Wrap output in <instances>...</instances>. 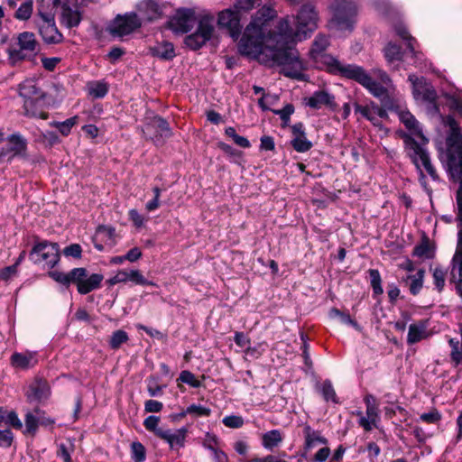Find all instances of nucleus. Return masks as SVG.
Masks as SVG:
<instances>
[{
    "instance_id": "obj_1",
    "label": "nucleus",
    "mask_w": 462,
    "mask_h": 462,
    "mask_svg": "<svg viewBox=\"0 0 462 462\" xmlns=\"http://www.w3.org/2000/svg\"><path fill=\"white\" fill-rule=\"evenodd\" d=\"M273 16V11L269 7L257 11L240 39L239 52L265 66L280 67L286 77L300 79L305 67L298 51L282 42L283 35L270 33L268 23Z\"/></svg>"
},
{
    "instance_id": "obj_2",
    "label": "nucleus",
    "mask_w": 462,
    "mask_h": 462,
    "mask_svg": "<svg viewBox=\"0 0 462 462\" xmlns=\"http://www.w3.org/2000/svg\"><path fill=\"white\" fill-rule=\"evenodd\" d=\"M328 46V39L324 35H318L310 50V56L319 66H324L332 73H339L342 76L353 79L365 88L374 97L383 98L387 90L383 85H389L391 79L383 70L374 69L372 74L380 80L376 82L362 67L354 64L343 65L334 57L324 51Z\"/></svg>"
},
{
    "instance_id": "obj_3",
    "label": "nucleus",
    "mask_w": 462,
    "mask_h": 462,
    "mask_svg": "<svg viewBox=\"0 0 462 462\" xmlns=\"http://www.w3.org/2000/svg\"><path fill=\"white\" fill-rule=\"evenodd\" d=\"M399 118L411 132L410 134L403 135L405 149L409 157L421 175L424 171L431 178L435 179L437 177L436 171L430 162L429 152L425 148L429 140L422 134L419 122L407 110H401L399 112Z\"/></svg>"
},
{
    "instance_id": "obj_4",
    "label": "nucleus",
    "mask_w": 462,
    "mask_h": 462,
    "mask_svg": "<svg viewBox=\"0 0 462 462\" xmlns=\"http://www.w3.org/2000/svg\"><path fill=\"white\" fill-rule=\"evenodd\" d=\"M448 126L449 134L446 139L447 166L453 180H459L462 185V133L458 123L450 116L444 119ZM460 188H458L459 189Z\"/></svg>"
},
{
    "instance_id": "obj_5",
    "label": "nucleus",
    "mask_w": 462,
    "mask_h": 462,
    "mask_svg": "<svg viewBox=\"0 0 462 462\" xmlns=\"http://www.w3.org/2000/svg\"><path fill=\"white\" fill-rule=\"evenodd\" d=\"M49 275L57 282L69 286L71 283L77 286L80 294H87L100 287L104 276L100 273H92L88 275L85 268H74L68 273L59 271H52Z\"/></svg>"
},
{
    "instance_id": "obj_6",
    "label": "nucleus",
    "mask_w": 462,
    "mask_h": 462,
    "mask_svg": "<svg viewBox=\"0 0 462 462\" xmlns=\"http://www.w3.org/2000/svg\"><path fill=\"white\" fill-rule=\"evenodd\" d=\"M295 20V32H285V38H291L293 41H302L317 28L318 15L312 5H303Z\"/></svg>"
},
{
    "instance_id": "obj_7",
    "label": "nucleus",
    "mask_w": 462,
    "mask_h": 462,
    "mask_svg": "<svg viewBox=\"0 0 462 462\" xmlns=\"http://www.w3.org/2000/svg\"><path fill=\"white\" fill-rule=\"evenodd\" d=\"M37 15L38 18L35 19V23L43 42L47 44L61 42L63 36L56 26L54 14L39 10Z\"/></svg>"
},
{
    "instance_id": "obj_8",
    "label": "nucleus",
    "mask_w": 462,
    "mask_h": 462,
    "mask_svg": "<svg viewBox=\"0 0 462 462\" xmlns=\"http://www.w3.org/2000/svg\"><path fill=\"white\" fill-rule=\"evenodd\" d=\"M34 263H44L48 267H54L60 260V248L56 243L42 241L36 244L30 254Z\"/></svg>"
},
{
    "instance_id": "obj_9",
    "label": "nucleus",
    "mask_w": 462,
    "mask_h": 462,
    "mask_svg": "<svg viewBox=\"0 0 462 462\" xmlns=\"http://www.w3.org/2000/svg\"><path fill=\"white\" fill-rule=\"evenodd\" d=\"M333 18L330 21V26L338 31L353 29L356 23V7L352 3H343L337 5L333 10Z\"/></svg>"
},
{
    "instance_id": "obj_10",
    "label": "nucleus",
    "mask_w": 462,
    "mask_h": 462,
    "mask_svg": "<svg viewBox=\"0 0 462 462\" xmlns=\"http://www.w3.org/2000/svg\"><path fill=\"white\" fill-rule=\"evenodd\" d=\"M214 18L209 16L202 17L199 22L196 32L185 38V44L191 50L201 48L213 35Z\"/></svg>"
},
{
    "instance_id": "obj_11",
    "label": "nucleus",
    "mask_w": 462,
    "mask_h": 462,
    "mask_svg": "<svg viewBox=\"0 0 462 462\" xmlns=\"http://www.w3.org/2000/svg\"><path fill=\"white\" fill-rule=\"evenodd\" d=\"M18 50L10 51V56L14 60L24 59L31 56L38 51V42L35 35L31 32H23L17 36Z\"/></svg>"
},
{
    "instance_id": "obj_12",
    "label": "nucleus",
    "mask_w": 462,
    "mask_h": 462,
    "mask_svg": "<svg viewBox=\"0 0 462 462\" xmlns=\"http://www.w3.org/2000/svg\"><path fill=\"white\" fill-rule=\"evenodd\" d=\"M131 282L136 285H151L157 286L153 282L148 281L143 273L136 269H122L117 271V273L111 278L107 280V283L110 286H114L117 283H126Z\"/></svg>"
},
{
    "instance_id": "obj_13",
    "label": "nucleus",
    "mask_w": 462,
    "mask_h": 462,
    "mask_svg": "<svg viewBox=\"0 0 462 462\" xmlns=\"http://www.w3.org/2000/svg\"><path fill=\"white\" fill-rule=\"evenodd\" d=\"M194 13L189 9L178 10L169 21V28L175 33H186L194 25Z\"/></svg>"
},
{
    "instance_id": "obj_14",
    "label": "nucleus",
    "mask_w": 462,
    "mask_h": 462,
    "mask_svg": "<svg viewBox=\"0 0 462 462\" xmlns=\"http://www.w3.org/2000/svg\"><path fill=\"white\" fill-rule=\"evenodd\" d=\"M141 26L138 16L135 14L117 16L110 27V32L113 35L124 36L131 33Z\"/></svg>"
},
{
    "instance_id": "obj_15",
    "label": "nucleus",
    "mask_w": 462,
    "mask_h": 462,
    "mask_svg": "<svg viewBox=\"0 0 462 462\" xmlns=\"http://www.w3.org/2000/svg\"><path fill=\"white\" fill-rule=\"evenodd\" d=\"M6 141L8 146L0 149V159L8 155H10L9 160L14 156L24 157L26 155L27 141L22 134H13L6 138Z\"/></svg>"
},
{
    "instance_id": "obj_16",
    "label": "nucleus",
    "mask_w": 462,
    "mask_h": 462,
    "mask_svg": "<svg viewBox=\"0 0 462 462\" xmlns=\"http://www.w3.org/2000/svg\"><path fill=\"white\" fill-rule=\"evenodd\" d=\"M354 108L356 113H359L363 117L370 121L376 127H381L380 118L388 117L386 110L373 101L367 103L365 106L355 103Z\"/></svg>"
},
{
    "instance_id": "obj_17",
    "label": "nucleus",
    "mask_w": 462,
    "mask_h": 462,
    "mask_svg": "<svg viewBox=\"0 0 462 462\" xmlns=\"http://www.w3.org/2000/svg\"><path fill=\"white\" fill-rule=\"evenodd\" d=\"M51 394L49 383L46 380L36 378L26 392V397L30 402H42Z\"/></svg>"
},
{
    "instance_id": "obj_18",
    "label": "nucleus",
    "mask_w": 462,
    "mask_h": 462,
    "mask_svg": "<svg viewBox=\"0 0 462 462\" xmlns=\"http://www.w3.org/2000/svg\"><path fill=\"white\" fill-rule=\"evenodd\" d=\"M408 79L412 85V92L416 99L431 100L434 98L435 93L427 86L424 78L411 74Z\"/></svg>"
},
{
    "instance_id": "obj_19",
    "label": "nucleus",
    "mask_w": 462,
    "mask_h": 462,
    "mask_svg": "<svg viewBox=\"0 0 462 462\" xmlns=\"http://www.w3.org/2000/svg\"><path fill=\"white\" fill-rule=\"evenodd\" d=\"M10 361L14 368L27 370L37 365L38 358L34 352H16L12 355Z\"/></svg>"
},
{
    "instance_id": "obj_20",
    "label": "nucleus",
    "mask_w": 462,
    "mask_h": 462,
    "mask_svg": "<svg viewBox=\"0 0 462 462\" xmlns=\"http://www.w3.org/2000/svg\"><path fill=\"white\" fill-rule=\"evenodd\" d=\"M356 415L359 416L358 423L366 431L377 428V423L380 420L379 409L377 407H367L365 409V416L361 411H357Z\"/></svg>"
},
{
    "instance_id": "obj_21",
    "label": "nucleus",
    "mask_w": 462,
    "mask_h": 462,
    "mask_svg": "<svg viewBox=\"0 0 462 462\" xmlns=\"http://www.w3.org/2000/svg\"><path fill=\"white\" fill-rule=\"evenodd\" d=\"M335 97L333 95L329 94L327 91H316L313 93L311 97H310L307 100V105L310 107L319 109L323 106H327L329 107H335Z\"/></svg>"
},
{
    "instance_id": "obj_22",
    "label": "nucleus",
    "mask_w": 462,
    "mask_h": 462,
    "mask_svg": "<svg viewBox=\"0 0 462 462\" xmlns=\"http://www.w3.org/2000/svg\"><path fill=\"white\" fill-rule=\"evenodd\" d=\"M20 96L24 99L43 100L44 95L37 87L35 81L29 79L23 81L19 88Z\"/></svg>"
},
{
    "instance_id": "obj_23",
    "label": "nucleus",
    "mask_w": 462,
    "mask_h": 462,
    "mask_svg": "<svg viewBox=\"0 0 462 462\" xmlns=\"http://www.w3.org/2000/svg\"><path fill=\"white\" fill-rule=\"evenodd\" d=\"M218 24L231 31L239 30V13L236 9H226L218 14Z\"/></svg>"
},
{
    "instance_id": "obj_24",
    "label": "nucleus",
    "mask_w": 462,
    "mask_h": 462,
    "mask_svg": "<svg viewBox=\"0 0 462 462\" xmlns=\"http://www.w3.org/2000/svg\"><path fill=\"white\" fill-rule=\"evenodd\" d=\"M429 337L427 323L425 321H420L414 324H411L407 335L408 345L416 344L422 339Z\"/></svg>"
},
{
    "instance_id": "obj_25",
    "label": "nucleus",
    "mask_w": 462,
    "mask_h": 462,
    "mask_svg": "<svg viewBox=\"0 0 462 462\" xmlns=\"http://www.w3.org/2000/svg\"><path fill=\"white\" fill-rule=\"evenodd\" d=\"M396 33L403 40L407 42V47L410 50L412 57L414 58V65L415 67H419L421 64L422 61V53L417 51L415 50V45L417 43L416 40L411 37L409 33V32L406 30L405 27L400 25L396 27Z\"/></svg>"
},
{
    "instance_id": "obj_26",
    "label": "nucleus",
    "mask_w": 462,
    "mask_h": 462,
    "mask_svg": "<svg viewBox=\"0 0 462 462\" xmlns=\"http://www.w3.org/2000/svg\"><path fill=\"white\" fill-rule=\"evenodd\" d=\"M186 430L184 429L171 431L164 430L159 433V438L165 440L171 448L181 447L184 444Z\"/></svg>"
},
{
    "instance_id": "obj_27",
    "label": "nucleus",
    "mask_w": 462,
    "mask_h": 462,
    "mask_svg": "<svg viewBox=\"0 0 462 462\" xmlns=\"http://www.w3.org/2000/svg\"><path fill=\"white\" fill-rule=\"evenodd\" d=\"M305 438V448L311 449L319 444H327L328 440L322 437L319 431L311 429L310 425H305L303 429Z\"/></svg>"
},
{
    "instance_id": "obj_28",
    "label": "nucleus",
    "mask_w": 462,
    "mask_h": 462,
    "mask_svg": "<svg viewBox=\"0 0 462 462\" xmlns=\"http://www.w3.org/2000/svg\"><path fill=\"white\" fill-rule=\"evenodd\" d=\"M81 21V15L77 9L68 5L62 6L61 23L69 28L78 26Z\"/></svg>"
},
{
    "instance_id": "obj_29",
    "label": "nucleus",
    "mask_w": 462,
    "mask_h": 462,
    "mask_svg": "<svg viewBox=\"0 0 462 462\" xmlns=\"http://www.w3.org/2000/svg\"><path fill=\"white\" fill-rule=\"evenodd\" d=\"M43 100L27 99L23 102L24 115L28 117L47 119L48 113L39 108L38 104Z\"/></svg>"
},
{
    "instance_id": "obj_30",
    "label": "nucleus",
    "mask_w": 462,
    "mask_h": 462,
    "mask_svg": "<svg viewBox=\"0 0 462 462\" xmlns=\"http://www.w3.org/2000/svg\"><path fill=\"white\" fill-rule=\"evenodd\" d=\"M151 51L153 56L162 60H171L175 56L173 44L168 42L156 44Z\"/></svg>"
},
{
    "instance_id": "obj_31",
    "label": "nucleus",
    "mask_w": 462,
    "mask_h": 462,
    "mask_svg": "<svg viewBox=\"0 0 462 462\" xmlns=\"http://www.w3.org/2000/svg\"><path fill=\"white\" fill-rule=\"evenodd\" d=\"M425 271L420 269L415 274L408 275L405 279L406 283L409 285V290L411 294L417 295L423 286Z\"/></svg>"
},
{
    "instance_id": "obj_32",
    "label": "nucleus",
    "mask_w": 462,
    "mask_h": 462,
    "mask_svg": "<svg viewBox=\"0 0 462 462\" xmlns=\"http://www.w3.org/2000/svg\"><path fill=\"white\" fill-rule=\"evenodd\" d=\"M282 441V435L279 430H272L262 437V444L264 448L272 450Z\"/></svg>"
},
{
    "instance_id": "obj_33",
    "label": "nucleus",
    "mask_w": 462,
    "mask_h": 462,
    "mask_svg": "<svg viewBox=\"0 0 462 462\" xmlns=\"http://www.w3.org/2000/svg\"><path fill=\"white\" fill-rule=\"evenodd\" d=\"M79 123V116H74L65 121H51L49 123L50 126L55 127L63 136H68L71 133V129Z\"/></svg>"
},
{
    "instance_id": "obj_34",
    "label": "nucleus",
    "mask_w": 462,
    "mask_h": 462,
    "mask_svg": "<svg viewBox=\"0 0 462 462\" xmlns=\"http://www.w3.org/2000/svg\"><path fill=\"white\" fill-rule=\"evenodd\" d=\"M42 411L40 409H35L34 413L27 412L25 414V430L24 433L34 435L37 431L40 415Z\"/></svg>"
},
{
    "instance_id": "obj_35",
    "label": "nucleus",
    "mask_w": 462,
    "mask_h": 462,
    "mask_svg": "<svg viewBox=\"0 0 462 462\" xmlns=\"http://www.w3.org/2000/svg\"><path fill=\"white\" fill-rule=\"evenodd\" d=\"M88 93L94 98H102L108 92V85L105 81H92L88 84Z\"/></svg>"
},
{
    "instance_id": "obj_36",
    "label": "nucleus",
    "mask_w": 462,
    "mask_h": 462,
    "mask_svg": "<svg viewBox=\"0 0 462 462\" xmlns=\"http://www.w3.org/2000/svg\"><path fill=\"white\" fill-rule=\"evenodd\" d=\"M461 332V342L453 338L449 339V345L451 346V360L455 363L456 366L462 365V325L460 326Z\"/></svg>"
},
{
    "instance_id": "obj_37",
    "label": "nucleus",
    "mask_w": 462,
    "mask_h": 462,
    "mask_svg": "<svg viewBox=\"0 0 462 462\" xmlns=\"http://www.w3.org/2000/svg\"><path fill=\"white\" fill-rule=\"evenodd\" d=\"M413 255L424 259H430L434 256V249L428 239L423 240L414 247Z\"/></svg>"
},
{
    "instance_id": "obj_38",
    "label": "nucleus",
    "mask_w": 462,
    "mask_h": 462,
    "mask_svg": "<svg viewBox=\"0 0 462 462\" xmlns=\"http://www.w3.org/2000/svg\"><path fill=\"white\" fill-rule=\"evenodd\" d=\"M33 10L32 0H26L23 2L14 14V17L20 21H26L32 16Z\"/></svg>"
},
{
    "instance_id": "obj_39",
    "label": "nucleus",
    "mask_w": 462,
    "mask_h": 462,
    "mask_svg": "<svg viewBox=\"0 0 462 462\" xmlns=\"http://www.w3.org/2000/svg\"><path fill=\"white\" fill-rule=\"evenodd\" d=\"M291 143L299 152H305L312 147L311 142L307 139L305 134L292 137Z\"/></svg>"
},
{
    "instance_id": "obj_40",
    "label": "nucleus",
    "mask_w": 462,
    "mask_h": 462,
    "mask_svg": "<svg viewBox=\"0 0 462 462\" xmlns=\"http://www.w3.org/2000/svg\"><path fill=\"white\" fill-rule=\"evenodd\" d=\"M384 57L388 63L400 60L402 59L401 47L394 43H388L384 48Z\"/></svg>"
},
{
    "instance_id": "obj_41",
    "label": "nucleus",
    "mask_w": 462,
    "mask_h": 462,
    "mask_svg": "<svg viewBox=\"0 0 462 462\" xmlns=\"http://www.w3.org/2000/svg\"><path fill=\"white\" fill-rule=\"evenodd\" d=\"M320 392L326 402L337 403V394L330 381L326 380L320 384Z\"/></svg>"
},
{
    "instance_id": "obj_42",
    "label": "nucleus",
    "mask_w": 462,
    "mask_h": 462,
    "mask_svg": "<svg viewBox=\"0 0 462 462\" xmlns=\"http://www.w3.org/2000/svg\"><path fill=\"white\" fill-rule=\"evenodd\" d=\"M129 337L127 333L124 330L118 329L113 332L110 340L109 346L112 349H118L124 343L127 342Z\"/></svg>"
},
{
    "instance_id": "obj_43",
    "label": "nucleus",
    "mask_w": 462,
    "mask_h": 462,
    "mask_svg": "<svg viewBox=\"0 0 462 462\" xmlns=\"http://www.w3.org/2000/svg\"><path fill=\"white\" fill-rule=\"evenodd\" d=\"M368 273L374 293L375 295H381L383 292V290L382 287V279L379 271L376 269H370Z\"/></svg>"
},
{
    "instance_id": "obj_44",
    "label": "nucleus",
    "mask_w": 462,
    "mask_h": 462,
    "mask_svg": "<svg viewBox=\"0 0 462 462\" xmlns=\"http://www.w3.org/2000/svg\"><path fill=\"white\" fill-rule=\"evenodd\" d=\"M152 125L160 134L162 137H169L171 135V128L166 120L160 116H155L152 119Z\"/></svg>"
},
{
    "instance_id": "obj_45",
    "label": "nucleus",
    "mask_w": 462,
    "mask_h": 462,
    "mask_svg": "<svg viewBox=\"0 0 462 462\" xmlns=\"http://www.w3.org/2000/svg\"><path fill=\"white\" fill-rule=\"evenodd\" d=\"M446 273V270L441 266L437 265L432 269L434 284L439 291L444 288Z\"/></svg>"
},
{
    "instance_id": "obj_46",
    "label": "nucleus",
    "mask_w": 462,
    "mask_h": 462,
    "mask_svg": "<svg viewBox=\"0 0 462 462\" xmlns=\"http://www.w3.org/2000/svg\"><path fill=\"white\" fill-rule=\"evenodd\" d=\"M159 422H160L159 417L151 415V416H148L143 420V426L148 431H151V432L154 433L157 437H159V433L162 432L164 430L163 429L159 428Z\"/></svg>"
},
{
    "instance_id": "obj_47",
    "label": "nucleus",
    "mask_w": 462,
    "mask_h": 462,
    "mask_svg": "<svg viewBox=\"0 0 462 462\" xmlns=\"http://www.w3.org/2000/svg\"><path fill=\"white\" fill-rule=\"evenodd\" d=\"M131 452L134 462H143L145 460V448L140 442L132 443Z\"/></svg>"
},
{
    "instance_id": "obj_48",
    "label": "nucleus",
    "mask_w": 462,
    "mask_h": 462,
    "mask_svg": "<svg viewBox=\"0 0 462 462\" xmlns=\"http://www.w3.org/2000/svg\"><path fill=\"white\" fill-rule=\"evenodd\" d=\"M261 0H237L234 8L240 12H247L252 10L255 5H259Z\"/></svg>"
},
{
    "instance_id": "obj_49",
    "label": "nucleus",
    "mask_w": 462,
    "mask_h": 462,
    "mask_svg": "<svg viewBox=\"0 0 462 462\" xmlns=\"http://www.w3.org/2000/svg\"><path fill=\"white\" fill-rule=\"evenodd\" d=\"M440 420L441 414L436 409H433L429 412H424L420 416V420L428 424H437Z\"/></svg>"
},
{
    "instance_id": "obj_50",
    "label": "nucleus",
    "mask_w": 462,
    "mask_h": 462,
    "mask_svg": "<svg viewBox=\"0 0 462 462\" xmlns=\"http://www.w3.org/2000/svg\"><path fill=\"white\" fill-rule=\"evenodd\" d=\"M222 422L226 427L231 429H239L244 425L243 418L237 415L226 416Z\"/></svg>"
},
{
    "instance_id": "obj_51",
    "label": "nucleus",
    "mask_w": 462,
    "mask_h": 462,
    "mask_svg": "<svg viewBox=\"0 0 462 462\" xmlns=\"http://www.w3.org/2000/svg\"><path fill=\"white\" fill-rule=\"evenodd\" d=\"M179 379L192 387H199L200 382L195 377V375L189 371H182L180 374Z\"/></svg>"
},
{
    "instance_id": "obj_52",
    "label": "nucleus",
    "mask_w": 462,
    "mask_h": 462,
    "mask_svg": "<svg viewBox=\"0 0 462 462\" xmlns=\"http://www.w3.org/2000/svg\"><path fill=\"white\" fill-rule=\"evenodd\" d=\"M265 346H266L265 342L259 343L257 346H253V347L247 346V347L245 349V355L252 358H258L265 351Z\"/></svg>"
},
{
    "instance_id": "obj_53",
    "label": "nucleus",
    "mask_w": 462,
    "mask_h": 462,
    "mask_svg": "<svg viewBox=\"0 0 462 462\" xmlns=\"http://www.w3.org/2000/svg\"><path fill=\"white\" fill-rule=\"evenodd\" d=\"M203 446L210 451L219 448V440L215 434L207 433L203 439Z\"/></svg>"
},
{
    "instance_id": "obj_54",
    "label": "nucleus",
    "mask_w": 462,
    "mask_h": 462,
    "mask_svg": "<svg viewBox=\"0 0 462 462\" xmlns=\"http://www.w3.org/2000/svg\"><path fill=\"white\" fill-rule=\"evenodd\" d=\"M5 424L10 427H13L15 430H21L23 428V423L19 419L17 413L14 411H9L5 416Z\"/></svg>"
},
{
    "instance_id": "obj_55",
    "label": "nucleus",
    "mask_w": 462,
    "mask_h": 462,
    "mask_svg": "<svg viewBox=\"0 0 462 462\" xmlns=\"http://www.w3.org/2000/svg\"><path fill=\"white\" fill-rule=\"evenodd\" d=\"M163 403L156 400H147L144 402V411L147 413H156L162 411Z\"/></svg>"
},
{
    "instance_id": "obj_56",
    "label": "nucleus",
    "mask_w": 462,
    "mask_h": 462,
    "mask_svg": "<svg viewBox=\"0 0 462 462\" xmlns=\"http://www.w3.org/2000/svg\"><path fill=\"white\" fill-rule=\"evenodd\" d=\"M14 441V434L10 430H0V447L9 448Z\"/></svg>"
},
{
    "instance_id": "obj_57",
    "label": "nucleus",
    "mask_w": 462,
    "mask_h": 462,
    "mask_svg": "<svg viewBox=\"0 0 462 462\" xmlns=\"http://www.w3.org/2000/svg\"><path fill=\"white\" fill-rule=\"evenodd\" d=\"M210 409L202 406L192 404L187 408L186 412L189 414H195L197 416H208L210 414Z\"/></svg>"
},
{
    "instance_id": "obj_58",
    "label": "nucleus",
    "mask_w": 462,
    "mask_h": 462,
    "mask_svg": "<svg viewBox=\"0 0 462 462\" xmlns=\"http://www.w3.org/2000/svg\"><path fill=\"white\" fill-rule=\"evenodd\" d=\"M294 107L292 105L288 104L282 109L274 111L275 114L279 115L281 119L286 125L290 121V116L293 114Z\"/></svg>"
},
{
    "instance_id": "obj_59",
    "label": "nucleus",
    "mask_w": 462,
    "mask_h": 462,
    "mask_svg": "<svg viewBox=\"0 0 462 462\" xmlns=\"http://www.w3.org/2000/svg\"><path fill=\"white\" fill-rule=\"evenodd\" d=\"M71 452L72 448L69 449V448L64 443H60L58 445L57 456L64 462H69L71 460Z\"/></svg>"
},
{
    "instance_id": "obj_60",
    "label": "nucleus",
    "mask_w": 462,
    "mask_h": 462,
    "mask_svg": "<svg viewBox=\"0 0 462 462\" xmlns=\"http://www.w3.org/2000/svg\"><path fill=\"white\" fill-rule=\"evenodd\" d=\"M64 254L66 256L79 258L81 255V247L78 244L70 245L64 249Z\"/></svg>"
},
{
    "instance_id": "obj_61",
    "label": "nucleus",
    "mask_w": 462,
    "mask_h": 462,
    "mask_svg": "<svg viewBox=\"0 0 462 462\" xmlns=\"http://www.w3.org/2000/svg\"><path fill=\"white\" fill-rule=\"evenodd\" d=\"M17 273L16 265H10L2 270H0V279L4 281H7Z\"/></svg>"
},
{
    "instance_id": "obj_62",
    "label": "nucleus",
    "mask_w": 462,
    "mask_h": 462,
    "mask_svg": "<svg viewBox=\"0 0 462 462\" xmlns=\"http://www.w3.org/2000/svg\"><path fill=\"white\" fill-rule=\"evenodd\" d=\"M129 217L135 226L140 227L143 225V217L136 209L129 210Z\"/></svg>"
},
{
    "instance_id": "obj_63",
    "label": "nucleus",
    "mask_w": 462,
    "mask_h": 462,
    "mask_svg": "<svg viewBox=\"0 0 462 462\" xmlns=\"http://www.w3.org/2000/svg\"><path fill=\"white\" fill-rule=\"evenodd\" d=\"M449 106L451 109L462 113V97L452 96L449 97Z\"/></svg>"
},
{
    "instance_id": "obj_64",
    "label": "nucleus",
    "mask_w": 462,
    "mask_h": 462,
    "mask_svg": "<svg viewBox=\"0 0 462 462\" xmlns=\"http://www.w3.org/2000/svg\"><path fill=\"white\" fill-rule=\"evenodd\" d=\"M330 455V448L328 447L320 448L314 457L315 462H325Z\"/></svg>"
}]
</instances>
